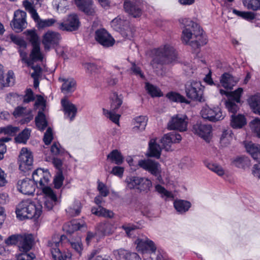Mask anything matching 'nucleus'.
Wrapping results in <instances>:
<instances>
[{
	"mask_svg": "<svg viewBox=\"0 0 260 260\" xmlns=\"http://www.w3.org/2000/svg\"><path fill=\"white\" fill-rule=\"evenodd\" d=\"M125 182L127 188L145 193L148 192L152 186L151 181L146 177L128 176L125 179Z\"/></svg>",
	"mask_w": 260,
	"mask_h": 260,
	"instance_id": "nucleus-3",
	"label": "nucleus"
},
{
	"mask_svg": "<svg viewBox=\"0 0 260 260\" xmlns=\"http://www.w3.org/2000/svg\"><path fill=\"white\" fill-rule=\"evenodd\" d=\"M12 41L16 44L18 47V52L22 62L26 63L28 66H31V61L29 58H27V52L26 51L27 43L23 39L16 36H11Z\"/></svg>",
	"mask_w": 260,
	"mask_h": 260,
	"instance_id": "nucleus-19",
	"label": "nucleus"
},
{
	"mask_svg": "<svg viewBox=\"0 0 260 260\" xmlns=\"http://www.w3.org/2000/svg\"><path fill=\"white\" fill-rule=\"evenodd\" d=\"M115 255H118L119 258H123L125 260H141L139 256L135 252H129L128 251L119 249L114 251Z\"/></svg>",
	"mask_w": 260,
	"mask_h": 260,
	"instance_id": "nucleus-38",
	"label": "nucleus"
},
{
	"mask_svg": "<svg viewBox=\"0 0 260 260\" xmlns=\"http://www.w3.org/2000/svg\"><path fill=\"white\" fill-rule=\"evenodd\" d=\"M81 209V204L79 201H75L67 209L66 212L69 216L74 217L78 215Z\"/></svg>",
	"mask_w": 260,
	"mask_h": 260,
	"instance_id": "nucleus-41",
	"label": "nucleus"
},
{
	"mask_svg": "<svg viewBox=\"0 0 260 260\" xmlns=\"http://www.w3.org/2000/svg\"><path fill=\"white\" fill-rule=\"evenodd\" d=\"M26 17V12L20 10H16L11 23L13 29L17 32H20L25 28L27 25Z\"/></svg>",
	"mask_w": 260,
	"mask_h": 260,
	"instance_id": "nucleus-14",
	"label": "nucleus"
},
{
	"mask_svg": "<svg viewBox=\"0 0 260 260\" xmlns=\"http://www.w3.org/2000/svg\"><path fill=\"white\" fill-rule=\"evenodd\" d=\"M138 165L140 168L155 176L160 175L161 171L160 165L152 159H141L138 161Z\"/></svg>",
	"mask_w": 260,
	"mask_h": 260,
	"instance_id": "nucleus-13",
	"label": "nucleus"
},
{
	"mask_svg": "<svg viewBox=\"0 0 260 260\" xmlns=\"http://www.w3.org/2000/svg\"><path fill=\"white\" fill-rule=\"evenodd\" d=\"M36 184L31 179L25 178L17 183L18 190L24 194H31L36 189Z\"/></svg>",
	"mask_w": 260,
	"mask_h": 260,
	"instance_id": "nucleus-26",
	"label": "nucleus"
},
{
	"mask_svg": "<svg viewBox=\"0 0 260 260\" xmlns=\"http://www.w3.org/2000/svg\"><path fill=\"white\" fill-rule=\"evenodd\" d=\"M200 114L204 119L213 122L222 120L225 116L218 107H210L208 105L203 107Z\"/></svg>",
	"mask_w": 260,
	"mask_h": 260,
	"instance_id": "nucleus-5",
	"label": "nucleus"
},
{
	"mask_svg": "<svg viewBox=\"0 0 260 260\" xmlns=\"http://www.w3.org/2000/svg\"><path fill=\"white\" fill-rule=\"evenodd\" d=\"M236 103V102L231 100H228L225 103L226 108L230 112L233 114V115L237 112L239 108Z\"/></svg>",
	"mask_w": 260,
	"mask_h": 260,
	"instance_id": "nucleus-64",
	"label": "nucleus"
},
{
	"mask_svg": "<svg viewBox=\"0 0 260 260\" xmlns=\"http://www.w3.org/2000/svg\"><path fill=\"white\" fill-rule=\"evenodd\" d=\"M59 80L63 82L61 86V90L63 92L66 93L72 92L75 90L76 83L74 79H64L60 77Z\"/></svg>",
	"mask_w": 260,
	"mask_h": 260,
	"instance_id": "nucleus-35",
	"label": "nucleus"
},
{
	"mask_svg": "<svg viewBox=\"0 0 260 260\" xmlns=\"http://www.w3.org/2000/svg\"><path fill=\"white\" fill-rule=\"evenodd\" d=\"M20 234L12 235L5 240V243L7 245H19Z\"/></svg>",
	"mask_w": 260,
	"mask_h": 260,
	"instance_id": "nucleus-63",
	"label": "nucleus"
},
{
	"mask_svg": "<svg viewBox=\"0 0 260 260\" xmlns=\"http://www.w3.org/2000/svg\"><path fill=\"white\" fill-rule=\"evenodd\" d=\"M98 190L100 192L101 196L106 197L109 194V189L108 187L103 182L99 181L98 182Z\"/></svg>",
	"mask_w": 260,
	"mask_h": 260,
	"instance_id": "nucleus-61",
	"label": "nucleus"
},
{
	"mask_svg": "<svg viewBox=\"0 0 260 260\" xmlns=\"http://www.w3.org/2000/svg\"><path fill=\"white\" fill-rule=\"evenodd\" d=\"M42 187L44 207L47 210H51L58 202V198L53 189L47 185Z\"/></svg>",
	"mask_w": 260,
	"mask_h": 260,
	"instance_id": "nucleus-12",
	"label": "nucleus"
},
{
	"mask_svg": "<svg viewBox=\"0 0 260 260\" xmlns=\"http://www.w3.org/2000/svg\"><path fill=\"white\" fill-rule=\"evenodd\" d=\"M52 4L58 12H64L68 9L69 4L67 0H53Z\"/></svg>",
	"mask_w": 260,
	"mask_h": 260,
	"instance_id": "nucleus-50",
	"label": "nucleus"
},
{
	"mask_svg": "<svg viewBox=\"0 0 260 260\" xmlns=\"http://www.w3.org/2000/svg\"><path fill=\"white\" fill-rule=\"evenodd\" d=\"M246 123V118L241 114L231 116V125L234 128H240Z\"/></svg>",
	"mask_w": 260,
	"mask_h": 260,
	"instance_id": "nucleus-40",
	"label": "nucleus"
},
{
	"mask_svg": "<svg viewBox=\"0 0 260 260\" xmlns=\"http://www.w3.org/2000/svg\"><path fill=\"white\" fill-rule=\"evenodd\" d=\"M137 250L143 253L149 252H154L156 247L154 242L147 237L139 238L136 241Z\"/></svg>",
	"mask_w": 260,
	"mask_h": 260,
	"instance_id": "nucleus-21",
	"label": "nucleus"
},
{
	"mask_svg": "<svg viewBox=\"0 0 260 260\" xmlns=\"http://www.w3.org/2000/svg\"><path fill=\"white\" fill-rule=\"evenodd\" d=\"M36 124L40 131H43L47 126L45 116L42 111H39L35 118Z\"/></svg>",
	"mask_w": 260,
	"mask_h": 260,
	"instance_id": "nucleus-46",
	"label": "nucleus"
},
{
	"mask_svg": "<svg viewBox=\"0 0 260 260\" xmlns=\"http://www.w3.org/2000/svg\"><path fill=\"white\" fill-rule=\"evenodd\" d=\"M4 74L3 67L0 64V90L5 87L12 86L15 82L14 74L12 71L8 72L6 80L4 79Z\"/></svg>",
	"mask_w": 260,
	"mask_h": 260,
	"instance_id": "nucleus-30",
	"label": "nucleus"
},
{
	"mask_svg": "<svg viewBox=\"0 0 260 260\" xmlns=\"http://www.w3.org/2000/svg\"><path fill=\"white\" fill-rule=\"evenodd\" d=\"M103 201V199L101 196L96 197L94 199V202L98 205V207H92L91 208V212L92 214L104 217L112 218L114 216V213L110 210L103 208L100 205Z\"/></svg>",
	"mask_w": 260,
	"mask_h": 260,
	"instance_id": "nucleus-27",
	"label": "nucleus"
},
{
	"mask_svg": "<svg viewBox=\"0 0 260 260\" xmlns=\"http://www.w3.org/2000/svg\"><path fill=\"white\" fill-rule=\"evenodd\" d=\"M30 134V131L28 129H24L16 138L15 141L18 143H26L29 139Z\"/></svg>",
	"mask_w": 260,
	"mask_h": 260,
	"instance_id": "nucleus-54",
	"label": "nucleus"
},
{
	"mask_svg": "<svg viewBox=\"0 0 260 260\" xmlns=\"http://www.w3.org/2000/svg\"><path fill=\"white\" fill-rule=\"evenodd\" d=\"M129 24L128 20L120 16L114 19L111 22L113 29L120 32L125 38H128L132 35V30Z\"/></svg>",
	"mask_w": 260,
	"mask_h": 260,
	"instance_id": "nucleus-10",
	"label": "nucleus"
},
{
	"mask_svg": "<svg viewBox=\"0 0 260 260\" xmlns=\"http://www.w3.org/2000/svg\"><path fill=\"white\" fill-rule=\"evenodd\" d=\"M148 119L146 116H140L137 117L134 120L133 131L138 132L145 129L147 125Z\"/></svg>",
	"mask_w": 260,
	"mask_h": 260,
	"instance_id": "nucleus-39",
	"label": "nucleus"
},
{
	"mask_svg": "<svg viewBox=\"0 0 260 260\" xmlns=\"http://www.w3.org/2000/svg\"><path fill=\"white\" fill-rule=\"evenodd\" d=\"M116 229L114 223L109 221L101 222L97 226L98 231L104 236L112 234Z\"/></svg>",
	"mask_w": 260,
	"mask_h": 260,
	"instance_id": "nucleus-33",
	"label": "nucleus"
},
{
	"mask_svg": "<svg viewBox=\"0 0 260 260\" xmlns=\"http://www.w3.org/2000/svg\"><path fill=\"white\" fill-rule=\"evenodd\" d=\"M246 149L254 160L260 161V145L249 142L246 145Z\"/></svg>",
	"mask_w": 260,
	"mask_h": 260,
	"instance_id": "nucleus-36",
	"label": "nucleus"
},
{
	"mask_svg": "<svg viewBox=\"0 0 260 260\" xmlns=\"http://www.w3.org/2000/svg\"><path fill=\"white\" fill-rule=\"evenodd\" d=\"M145 88L148 93L150 94L151 96H161L162 93L159 88L153 86V85L146 83L145 84Z\"/></svg>",
	"mask_w": 260,
	"mask_h": 260,
	"instance_id": "nucleus-53",
	"label": "nucleus"
},
{
	"mask_svg": "<svg viewBox=\"0 0 260 260\" xmlns=\"http://www.w3.org/2000/svg\"><path fill=\"white\" fill-rule=\"evenodd\" d=\"M193 133L209 142L212 137V127L210 125L197 122L192 127Z\"/></svg>",
	"mask_w": 260,
	"mask_h": 260,
	"instance_id": "nucleus-18",
	"label": "nucleus"
},
{
	"mask_svg": "<svg viewBox=\"0 0 260 260\" xmlns=\"http://www.w3.org/2000/svg\"><path fill=\"white\" fill-rule=\"evenodd\" d=\"M42 206L30 199L24 200L17 206L16 213L20 219L25 218L37 219L41 215Z\"/></svg>",
	"mask_w": 260,
	"mask_h": 260,
	"instance_id": "nucleus-2",
	"label": "nucleus"
},
{
	"mask_svg": "<svg viewBox=\"0 0 260 260\" xmlns=\"http://www.w3.org/2000/svg\"><path fill=\"white\" fill-rule=\"evenodd\" d=\"M140 0H125L124 9L127 13L134 17H139L142 14L140 7Z\"/></svg>",
	"mask_w": 260,
	"mask_h": 260,
	"instance_id": "nucleus-23",
	"label": "nucleus"
},
{
	"mask_svg": "<svg viewBox=\"0 0 260 260\" xmlns=\"http://www.w3.org/2000/svg\"><path fill=\"white\" fill-rule=\"evenodd\" d=\"M111 110H108L103 109L104 114L115 123L119 122L120 115L116 114L115 110L118 109L122 104L121 99L116 93H113L111 96Z\"/></svg>",
	"mask_w": 260,
	"mask_h": 260,
	"instance_id": "nucleus-7",
	"label": "nucleus"
},
{
	"mask_svg": "<svg viewBox=\"0 0 260 260\" xmlns=\"http://www.w3.org/2000/svg\"><path fill=\"white\" fill-rule=\"evenodd\" d=\"M25 34L32 46L40 45L39 37L35 31L27 30L25 32Z\"/></svg>",
	"mask_w": 260,
	"mask_h": 260,
	"instance_id": "nucleus-51",
	"label": "nucleus"
},
{
	"mask_svg": "<svg viewBox=\"0 0 260 260\" xmlns=\"http://www.w3.org/2000/svg\"><path fill=\"white\" fill-rule=\"evenodd\" d=\"M161 151V148L160 146L156 143V139H151L149 142L147 156L158 158L160 156Z\"/></svg>",
	"mask_w": 260,
	"mask_h": 260,
	"instance_id": "nucleus-34",
	"label": "nucleus"
},
{
	"mask_svg": "<svg viewBox=\"0 0 260 260\" xmlns=\"http://www.w3.org/2000/svg\"><path fill=\"white\" fill-rule=\"evenodd\" d=\"M188 120L187 117L183 114H177L173 116L168 123L169 129H176L180 132H185L187 129Z\"/></svg>",
	"mask_w": 260,
	"mask_h": 260,
	"instance_id": "nucleus-9",
	"label": "nucleus"
},
{
	"mask_svg": "<svg viewBox=\"0 0 260 260\" xmlns=\"http://www.w3.org/2000/svg\"><path fill=\"white\" fill-rule=\"evenodd\" d=\"M252 131L260 138V119L255 118L250 123Z\"/></svg>",
	"mask_w": 260,
	"mask_h": 260,
	"instance_id": "nucleus-57",
	"label": "nucleus"
},
{
	"mask_svg": "<svg viewBox=\"0 0 260 260\" xmlns=\"http://www.w3.org/2000/svg\"><path fill=\"white\" fill-rule=\"evenodd\" d=\"M31 18L36 23V26L39 29L50 27L55 24L56 20L53 18L47 19H41L37 11H34L30 14Z\"/></svg>",
	"mask_w": 260,
	"mask_h": 260,
	"instance_id": "nucleus-31",
	"label": "nucleus"
},
{
	"mask_svg": "<svg viewBox=\"0 0 260 260\" xmlns=\"http://www.w3.org/2000/svg\"><path fill=\"white\" fill-rule=\"evenodd\" d=\"M77 7L88 15L93 16L95 13V7L92 0H74Z\"/></svg>",
	"mask_w": 260,
	"mask_h": 260,
	"instance_id": "nucleus-28",
	"label": "nucleus"
},
{
	"mask_svg": "<svg viewBox=\"0 0 260 260\" xmlns=\"http://www.w3.org/2000/svg\"><path fill=\"white\" fill-rule=\"evenodd\" d=\"M43 59V55L41 52L40 45L32 46V49L30 53L29 59L31 61V65L35 61H42Z\"/></svg>",
	"mask_w": 260,
	"mask_h": 260,
	"instance_id": "nucleus-42",
	"label": "nucleus"
},
{
	"mask_svg": "<svg viewBox=\"0 0 260 260\" xmlns=\"http://www.w3.org/2000/svg\"><path fill=\"white\" fill-rule=\"evenodd\" d=\"M190 23H191V24H192L194 40L190 42L189 45L192 48L196 49L207 44V37L204 34L203 30L201 28L200 26L194 22H190Z\"/></svg>",
	"mask_w": 260,
	"mask_h": 260,
	"instance_id": "nucleus-8",
	"label": "nucleus"
},
{
	"mask_svg": "<svg viewBox=\"0 0 260 260\" xmlns=\"http://www.w3.org/2000/svg\"><path fill=\"white\" fill-rule=\"evenodd\" d=\"M33 156L31 152L26 148H22L19 156V169L26 172L31 169L33 163Z\"/></svg>",
	"mask_w": 260,
	"mask_h": 260,
	"instance_id": "nucleus-11",
	"label": "nucleus"
},
{
	"mask_svg": "<svg viewBox=\"0 0 260 260\" xmlns=\"http://www.w3.org/2000/svg\"><path fill=\"white\" fill-rule=\"evenodd\" d=\"M129 72L131 74H134L136 76L140 77L142 79H144L145 77L141 68L134 62L132 63V67L129 69Z\"/></svg>",
	"mask_w": 260,
	"mask_h": 260,
	"instance_id": "nucleus-59",
	"label": "nucleus"
},
{
	"mask_svg": "<svg viewBox=\"0 0 260 260\" xmlns=\"http://www.w3.org/2000/svg\"><path fill=\"white\" fill-rule=\"evenodd\" d=\"M221 85L226 89H232L238 82L239 79L229 73L223 74L220 78Z\"/></svg>",
	"mask_w": 260,
	"mask_h": 260,
	"instance_id": "nucleus-32",
	"label": "nucleus"
},
{
	"mask_svg": "<svg viewBox=\"0 0 260 260\" xmlns=\"http://www.w3.org/2000/svg\"><path fill=\"white\" fill-rule=\"evenodd\" d=\"M205 166L210 170L215 173L217 175L219 176H222L224 174V170L222 167L218 165L216 163L212 162H205Z\"/></svg>",
	"mask_w": 260,
	"mask_h": 260,
	"instance_id": "nucleus-49",
	"label": "nucleus"
},
{
	"mask_svg": "<svg viewBox=\"0 0 260 260\" xmlns=\"http://www.w3.org/2000/svg\"><path fill=\"white\" fill-rule=\"evenodd\" d=\"M248 161V159L244 157H238L234 159L232 163L235 166L239 168H243L245 167V165Z\"/></svg>",
	"mask_w": 260,
	"mask_h": 260,
	"instance_id": "nucleus-62",
	"label": "nucleus"
},
{
	"mask_svg": "<svg viewBox=\"0 0 260 260\" xmlns=\"http://www.w3.org/2000/svg\"><path fill=\"white\" fill-rule=\"evenodd\" d=\"M107 158L110 159L111 162H113L118 165L122 164L123 161V156L121 153L117 150H114L111 151L108 155Z\"/></svg>",
	"mask_w": 260,
	"mask_h": 260,
	"instance_id": "nucleus-47",
	"label": "nucleus"
},
{
	"mask_svg": "<svg viewBox=\"0 0 260 260\" xmlns=\"http://www.w3.org/2000/svg\"><path fill=\"white\" fill-rule=\"evenodd\" d=\"M21 252L15 255L16 260H33L35 258V255L32 252Z\"/></svg>",
	"mask_w": 260,
	"mask_h": 260,
	"instance_id": "nucleus-56",
	"label": "nucleus"
},
{
	"mask_svg": "<svg viewBox=\"0 0 260 260\" xmlns=\"http://www.w3.org/2000/svg\"><path fill=\"white\" fill-rule=\"evenodd\" d=\"M152 60L151 65L159 74L157 69L161 67L163 64H169L174 62L177 58V55L174 48L170 44H165L159 48L154 49L151 51Z\"/></svg>",
	"mask_w": 260,
	"mask_h": 260,
	"instance_id": "nucleus-1",
	"label": "nucleus"
},
{
	"mask_svg": "<svg viewBox=\"0 0 260 260\" xmlns=\"http://www.w3.org/2000/svg\"><path fill=\"white\" fill-rule=\"evenodd\" d=\"M61 103L64 112L65 118L69 119L70 121L73 120L77 112L76 106L66 99H62Z\"/></svg>",
	"mask_w": 260,
	"mask_h": 260,
	"instance_id": "nucleus-29",
	"label": "nucleus"
},
{
	"mask_svg": "<svg viewBox=\"0 0 260 260\" xmlns=\"http://www.w3.org/2000/svg\"><path fill=\"white\" fill-rule=\"evenodd\" d=\"M61 40L59 33L52 30H48L42 37V44L46 52L58 46Z\"/></svg>",
	"mask_w": 260,
	"mask_h": 260,
	"instance_id": "nucleus-6",
	"label": "nucleus"
},
{
	"mask_svg": "<svg viewBox=\"0 0 260 260\" xmlns=\"http://www.w3.org/2000/svg\"><path fill=\"white\" fill-rule=\"evenodd\" d=\"M167 97L171 101L176 102L185 103H187V101L185 98L180 95V94L174 92H170L167 93Z\"/></svg>",
	"mask_w": 260,
	"mask_h": 260,
	"instance_id": "nucleus-55",
	"label": "nucleus"
},
{
	"mask_svg": "<svg viewBox=\"0 0 260 260\" xmlns=\"http://www.w3.org/2000/svg\"><path fill=\"white\" fill-rule=\"evenodd\" d=\"M60 240L58 238L56 241H50L48 246L50 247V251L54 260H71L72 254L67 251L61 252L58 248Z\"/></svg>",
	"mask_w": 260,
	"mask_h": 260,
	"instance_id": "nucleus-15",
	"label": "nucleus"
},
{
	"mask_svg": "<svg viewBox=\"0 0 260 260\" xmlns=\"http://www.w3.org/2000/svg\"><path fill=\"white\" fill-rule=\"evenodd\" d=\"M181 140L182 137L179 134L172 132L164 135L160 140V143L162 148L168 151L172 150V144L178 143Z\"/></svg>",
	"mask_w": 260,
	"mask_h": 260,
	"instance_id": "nucleus-17",
	"label": "nucleus"
},
{
	"mask_svg": "<svg viewBox=\"0 0 260 260\" xmlns=\"http://www.w3.org/2000/svg\"><path fill=\"white\" fill-rule=\"evenodd\" d=\"M35 238L31 234H20L18 248L20 251L28 252L32 248Z\"/></svg>",
	"mask_w": 260,
	"mask_h": 260,
	"instance_id": "nucleus-24",
	"label": "nucleus"
},
{
	"mask_svg": "<svg viewBox=\"0 0 260 260\" xmlns=\"http://www.w3.org/2000/svg\"><path fill=\"white\" fill-rule=\"evenodd\" d=\"M81 226L76 220H73L64 224L63 230L67 233L71 234L81 228Z\"/></svg>",
	"mask_w": 260,
	"mask_h": 260,
	"instance_id": "nucleus-48",
	"label": "nucleus"
},
{
	"mask_svg": "<svg viewBox=\"0 0 260 260\" xmlns=\"http://www.w3.org/2000/svg\"><path fill=\"white\" fill-rule=\"evenodd\" d=\"M79 21L77 15L75 14H70L63 22L57 23V28L61 30L74 31L79 26Z\"/></svg>",
	"mask_w": 260,
	"mask_h": 260,
	"instance_id": "nucleus-16",
	"label": "nucleus"
},
{
	"mask_svg": "<svg viewBox=\"0 0 260 260\" xmlns=\"http://www.w3.org/2000/svg\"><path fill=\"white\" fill-rule=\"evenodd\" d=\"M95 39L104 47L112 46L115 43L113 38L104 28L98 29L95 31Z\"/></svg>",
	"mask_w": 260,
	"mask_h": 260,
	"instance_id": "nucleus-20",
	"label": "nucleus"
},
{
	"mask_svg": "<svg viewBox=\"0 0 260 260\" xmlns=\"http://www.w3.org/2000/svg\"><path fill=\"white\" fill-rule=\"evenodd\" d=\"M243 4L248 9L254 11L260 9V0H243Z\"/></svg>",
	"mask_w": 260,
	"mask_h": 260,
	"instance_id": "nucleus-52",
	"label": "nucleus"
},
{
	"mask_svg": "<svg viewBox=\"0 0 260 260\" xmlns=\"http://www.w3.org/2000/svg\"><path fill=\"white\" fill-rule=\"evenodd\" d=\"M32 181L37 184L39 183L41 187L47 185L48 184L50 175L47 170L44 171L42 169H38L35 170L32 175Z\"/></svg>",
	"mask_w": 260,
	"mask_h": 260,
	"instance_id": "nucleus-25",
	"label": "nucleus"
},
{
	"mask_svg": "<svg viewBox=\"0 0 260 260\" xmlns=\"http://www.w3.org/2000/svg\"><path fill=\"white\" fill-rule=\"evenodd\" d=\"M40 0H25L23 2V5L25 10H27L30 14L33 13L36 10L34 8V5L38 4Z\"/></svg>",
	"mask_w": 260,
	"mask_h": 260,
	"instance_id": "nucleus-58",
	"label": "nucleus"
},
{
	"mask_svg": "<svg viewBox=\"0 0 260 260\" xmlns=\"http://www.w3.org/2000/svg\"><path fill=\"white\" fill-rule=\"evenodd\" d=\"M180 22L184 25L181 35V40L183 43L189 45L191 39L194 38L193 31L192 28V24L193 22L189 18H184L180 20Z\"/></svg>",
	"mask_w": 260,
	"mask_h": 260,
	"instance_id": "nucleus-22",
	"label": "nucleus"
},
{
	"mask_svg": "<svg viewBox=\"0 0 260 260\" xmlns=\"http://www.w3.org/2000/svg\"><path fill=\"white\" fill-rule=\"evenodd\" d=\"M185 92L187 96L191 100L204 101L203 86L200 81L188 82L185 85Z\"/></svg>",
	"mask_w": 260,
	"mask_h": 260,
	"instance_id": "nucleus-4",
	"label": "nucleus"
},
{
	"mask_svg": "<svg viewBox=\"0 0 260 260\" xmlns=\"http://www.w3.org/2000/svg\"><path fill=\"white\" fill-rule=\"evenodd\" d=\"M242 92L243 88H238L237 90L231 92L230 93H229L222 89L220 90V93L221 94H225L226 95H230V98L229 100H233L237 103L240 102V98Z\"/></svg>",
	"mask_w": 260,
	"mask_h": 260,
	"instance_id": "nucleus-44",
	"label": "nucleus"
},
{
	"mask_svg": "<svg viewBox=\"0 0 260 260\" xmlns=\"http://www.w3.org/2000/svg\"><path fill=\"white\" fill-rule=\"evenodd\" d=\"M248 103L253 112L260 115V95L252 96L248 100Z\"/></svg>",
	"mask_w": 260,
	"mask_h": 260,
	"instance_id": "nucleus-43",
	"label": "nucleus"
},
{
	"mask_svg": "<svg viewBox=\"0 0 260 260\" xmlns=\"http://www.w3.org/2000/svg\"><path fill=\"white\" fill-rule=\"evenodd\" d=\"M191 206L190 202L186 200H177L174 202L175 209L180 214H184L188 211Z\"/></svg>",
	"mask_w": 260,
	"mask_h": 260,
	"instance_id": "nucleus-37",
	"label": "nucleus"
},
{
	"mask_svg": "<svg viewBox=\"0 0 260 260\" xmlns=\"http://www.w3.org/2000/svg\"><path fill=\"white\" fill-rule=\"evenodd\" d=\"M232 137L230 132L227 130H224L222 132V133L220 136V143L223 146H226L229 144Z\"/></svg>",
	"mask_w": 260,
	"mask_h": 260,
	"instance_id": "nucleus-60",
	"label": "nucleus"
},
{
	"mask_svg": "<svg viewBox=\"0 0 260 260\" xmlns=\"http://www.w3.org/2000/svg\"><path fill=\"white\" fill-rule=\"evenodd\" d=\"M155 191L158 192L162 198L165 200H173L174 195L171 192L167 190L161 185L157 184L155 186Z\"/></svg>",
	"mask_w": 260,
	"mask_h": 260,
	"instance_id": "nucleus-45",
	"label": "nucleus"
}]
</instances>
